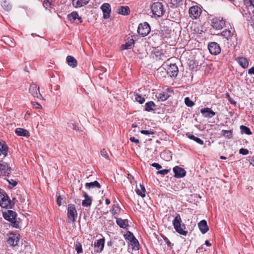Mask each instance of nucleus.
<instances>
[{
	"mask_svg": "<svg viewBox=\"0 0 254 254\" xmlns=\"http://www.w3.org/2000/svg\"><path fill=\"white\" fill-rule=\"evenodd\" d=\"M2 216L3 218L10 222L11 225L15 228H19V218H17V213L11 210H7L2 211Z\"/></svg>",
	"mask_w": 254,
	"mask_h": 254,
	"instance_id": "nucleus-1",
	"label": "nucleus"
},
{
	"mask_svg": "<svg viewBox=\"0 0 254 254\" xmlns=\"http://www.w3.org/2000/svg\"><path fill=\"white\" fill-rule=\"evenodd\" d=\"M182 222V221L180 215L179 214H177L173 220V225L174 229L179 234L186 236L188 234V231L184 230L186 228V226Z\"/></svg>",
	"mask_w": 254,
	"mask_h": 254,
	"instance_id": "nucleus-2",
	"label": "nucleus"
},
{
	"mask_svg": "<svg viewBox=\"0 0 254 254\" xmlns=\"http://www.w3.org/2000/svg\"><path fill=\"white\" fill-rule=\"evenodd\" d=\"M0 206L3 208H12L14 203L9 199L7 195L4 191L0 190Z\"/></svg>",
	"mask_w": 254,
	"mask_h": 254,
	"instance_id": "nucleus-3",
	"label": "nucleus"
},
{
	"mask_svg": "<svg viewBox=\"0 0 254 254\" xmlns=\"http://www.w3.org/2000/svg\"><path fill=\"white\" fill-rule=\"evenodd\" d=\"M151 10L153 14L158 17L162 16L165 13L163 5L161 2H154L151 6Z\"/></svg>",
	"mask_w": 254,
	"mask_h": 254,
	"instance_id": "nucleus-4",
	"label": "nucleus"
},
{
	"mask_svg": "<svg viewBox=\"0 0 254 254\" xmlns=\"http://www.w3.org/2000/svg\"><path fill=\"white\" fill-rule=\"evenodd\" d=\"M77 216V211L74 204H68L67 208L68 222L73 223Z\"/></svg>",
	"mask_w": 254,
	"mask_h": 254,
	"instance_id": "nucleus-5",
	"label": "nucleus"
},
{
	"mask_svg": "<svg viewBox=\"0 0 254 254\" xmlns=\"http://www.w3.org/2000/svg\"><path fill=\"white\" fill-rule=\"evenodd\" d=\"M150 32V27L149 24L147 22L140 23L139 24L137 28V32L139 35L142 37L147 36Z\"/></svg>",
	"mask_w": 254,
	"mask_h": 254,
	"instance_id": "nucleus-6",
	"label": "nucleus"
},
{
	"mask_svg": "<svg viewBox=\"0 0 254 254\" xmlns=\"http://www.w3.org/2000/svg\"><path fill=\"white\" fill-rule=\"evenodd\" d=\"M29 93L34 98L43 99V97L40 93L39 87L34 83H32L29 87Z\"/></svg>",
	"mask_w": 254,
	"mask_h": 254,
	"instance_id": "nucleus-7",
	"label": "nucleus"
},
{
	"mask_svg": "<svg viewBox=\"0 0 254 254\" xmlns=\"http://www.w3.org/2000/svg\"><path fill=\"white\" fill-rule=\"evenodd\" d=\"M19 240L20 238L18 236L13 233H10L6 242L10 247L13 249H16V247L18 246Z\"/></svg>",
	"mask_w": 254,
	"mask_h": 254,
	"instance_id": "nucleus-8",
	"label": "nucleus"
},
{
	"mask_svg": "<svg viewBox=\"0 0 254 254\" xmlns=\"http://www.w3.org/2000/svg\"><path fill=\"white\" fill-rule=\"evenodd\" d=\"M225 25V21L222 19L215 17L211 20V26L216 30L221 29Z\"/></svg>",
	"mask_w": 254,
	"mask_h": 254,
	"instance_id": "nucleus-9",
	"label": "nucleus"
},
{
	"mask_svg": "<svg viewBox=\"0 0 254 254\" xmlns=\"http://www.w3.org/2000/svg\"><path fill=\"white\" fill-rule=\"evenodd\" d=\"M208 49L209 52L214 55H217L221 52L219 45L216 42H210L208 45Z\"/></svg>",
	"mask_w": 254,
	"mask_h": 254,
	"instance_id": "nucleus-10",
	"label": "nucleus"
},
{
	"mask_svg": "<svg viewBox=\"0 0 254 254\" xmlns=\"http://www.w3.org/2000/svg\"><path fill=\"white\" fill-rule=\"evenodd\" d=\"M189 13L192 19H196L201 13V10L198 6H192L189 9Z\"/></svg>",
	"mask_w": 254,
	"mask_h": 254,
	"instance_id": "nucleus-11",
	"label": "nucleus"
},
{
	"mask_svg": "<svg viewBox=\"0 0 254 254\" xmlns=\"http://www.w3.org/2000/svg\"><path fill=\"white\" fill-rule=\"evenodd\" d=\"M174 173V177L177 178H181L185 177L186 175L185 170L178 166H175L173 169Z\"/></svg>",
	"mask_w": 254,
	"mask_h": 254,
	"instance_id": "nucleus-12",
	"label": "nucleus"
},
{
	"mask_svg": "<svg viewBox=\"0 0 254 254\" xmlns=\"http://www.w3.org/2000/svg\"><path fill=\"white\" fill-rule=\"evenodd\" d=\"M101 9L103 13V18L104 19L109 18L111 12L110 5L108 3H105L102 5Z\"/></svg>",
	"mask_w": 254,
	"mask_h": 254,
	"instance_id": "nucleus-13",
	"label": "nucleus"
},
{
	"mask_svg": "<svg viewBox=\"0 0 254 254\" xmlns=\"http://www.w3.org/2000/svg\"><path fill=\"white\" fill-rule=\"evenodd\" d=\"M178 68L175 64H171L168 68L166 73L171 77H176L178 73Z\"/></svg>",
	"mask_w": 254,
	"mask_h": 254,
	"instance_id": "nucleus-14",
	"label": "nucleus"
},
{
	"mask_svg": "<svg viewBox=\"0 0 254 254\" xmlns=\"http://www.w3.org/2000/svg\"><path fill=\"white\" fill-rule=\"evenodd\" d=\"M105 244V240L104 239H100L99 240H96L94 242V248L95 251L96 253H101L104 248Z\"/></svg>",
	"mask_w": 254,
	"mask_h": 254,
	"instance_id": "nucleus-15",
	"label": "nucleus"
},
{
	"mask_svg": "<svg viewBox=\"0 0 254 254\" xmlns=\"http://www.w3.org/2000/svg\"><path fill=\"white\" fill-rule=\"evenodd\" d=\"M173 91L171 90L170 89L167 88L166 91L160 93L156 95L159 101H164L168 99L170 95L168 94V92H172Z\"/></svg>",
	"mask_w": 254,
	"mask_h": 254,
	"instance_id": "nucleus-16",
	"label": "nucleus"
},
{
	"mask_svg": "<svg viewBox=\"0 0 254 254\" xmlns=\"http://www.w3.org/2000/svg\"><path fill=\"white\" fill-rule=\"evenodd\" d=\"M201 113L205 118H211L215 115V112L212 111L210 108H204L200 110Z\"/></svg>",
	"mask_w": 254,
	"mask_h": 254,
	"instance_id": "nucleus-17",
	"label": "nucleus"
},
{
	"mask_svg": "<svg viewBox=\"0 0 254 254\" xmlns=\"http://www.w3.org/2000/svg\"><path fill=\"white\" fill-rule=\"evenodd\" d=\"M83 197L85 199L82 201V205L86 207H90L91 205L92 202V197H90L85 192L83 194Z\"/></svg>",
	"mask_w": 254,
	"mask_h": 254,
	"instance_id": "nucleus-18",
	"label": "nucleus"
},
{
	"mask_svg": "<svg viewBox=\"0 0 254 254\" xmlns=\"http://www.w3.org/2000/svg\"><path fill=\"white\" fill-rule=\"evenodd\" d=\"M198 227L200 232L203 234L206 233L209 230L207 224V222L205 220H201L198 223Z\"/></svg>",
	"mask_w": 254,
	"mask_h": 254,
	"instance_id": "nucleus-19",
	"label": "nucleus"
},
{
	"mask_svg": "<svg viewBox=\"0 0 254 254\" xmlns=\"http://www.w3.org/2000/svg\"><path fill=\"white\" fill-rule=\"evenodd\" d=\"M115 218H116V223L120 227L125 229H127L128 226L127 219H122L120 218H117L116 216H115Z\"/></svg>",
	"mask_w": 254,
	"mask_h": 254,
	"instance_id": "nucleus-20",
	"label": "nucleus"
},
{
	"mask_svg": "<svg viewBox=\"0 0 254 254\" xmlns=\"http://www.w3.org/2000/svg\"><path fill=\"white\" fill-rule=\"evenodd\" d=\"M134 40L132 38H131L129 39L125 44L122 45L120 49L121 50L130 49L134 46Z\"/></svg>",
	"mask_w": 254,
	"mask_h": 254,
	"instance_id": "nucleus-21",
	"label": "nucleus"
},
{
	"mask_svg": "<svg viewBox=\"0 0 254 254\" xmlns=\"http://www.w3.org/2000/svg\"><path fill=\"white\" fill-rule=\"evenodd\" d=\"M85 187L86 189L90 190L93 188L100 189L101 186L98 181H95L93 182L86 183L85 184Z\"/></svg>",
	"mask_w": 254,
	"mask_h": 254,
	"instance_id": "nucleus-22",
	"label": "nucleus"
},
{
	"mask_svg": "<svg viewBox=\"0 0 254 254\" xmlns=\"http://www.w3.org/2000/svg\"><path fill=\"white\" fill-rule=\"evenodd\" d=\"M130 12V9L127 6H121L118 9V13L123 15H127Z\"/></svg>",
	"mask_w": 254,
	"mask_h": 254,
	"instance_id": "nucleus-23",
	"label": "nucleus"
},
{
	"mask_svg": "<svg viewBox=\"0 0 254 254\" xmlns=\"http://www.w3.org/2000/svg\"><path fill=\"white\" fill-rule=\"evenodd\" d=\"M8 150V147L5 142L2 143L0 141V156L3 155L4 157H6L7 155Z\"/></svg>",
	"mask_w": 254,
	"mask_h": 254,
	"instance_id": "nucleus-24",
	"label": "nucleus"
},
{
	"mask_svg": "<svg viewBox=\"0 0 254 254\" xmlns=\"http://www.w3.org/2000/svg\"><path fill=\"white\" fill-rule=\"evenodd\" d=\"M0 170L4 176H8L11 173V169L7 164H0Z\"/></svg>",
	"mask_w": 254,
	"mask_h": 254,
	"instance_id": "nucleus-25",
	"label": "nucleus"
},
{
	"mask_svg": "<svg viewBox=\"0 0 254 254\" xmlns=\"http://www.w3.org/2000/svg\"><path fill=\"white\" fill-rule=\"evenodd\" d=\"M15 132L16 134L19 136H23L25 137L30 136L29 132L26 129L17 128L15 129Z\"/></svg>",
	"mask_w": 254,
	"mask_h": 254,
	"instance_id": "nucleus-26",
	"label": "nucleus"
},
{
	"mask_svg": "<svg viewBox=\"0 0 254 254\" xmlns=\"http://www.w3.org/2000/svg\"><path fill=\"white\" fill-rule=\"evenodd\" d=\"M66 62L68 65L72 67H75L77 66V61L71 56H68L66 57Z\"/></svg>",
	"mask_w": 254,
	"mask_h": 254,
	"instance_id": "nucleus-27",
	"label": "nucleus"
},
{
	"mask_svg": "<svg viewBox=\"0 0 254 254\" xmlns=\"http://www.w3.org/2000/svg\"><path fill=\"white\" fill-rule=\"evenodd\" d=\"M234 33V31H231V30H225L221 32V34L222 36L226 38L227 40H229L233 37Z\"/></svg>",
	"mask_w": 254,
	"mask_h": 254,
	"instance_id": "nucleus-28",
	"label": "nucleus"
},
{
	"mask_svg": "<svg viewBox=\"0 0 254 254\" xmlns=\"http://www.w3.org/2000/svg\"><path fill=\"white\" fill-rule=\"evenodd\" d=\"M156 105L153 101H149L145 104L144 110L147 112H151L155 110Z\"/></svg>",
	"mask_w": 254,
	"mask_h": 254,
	"instance_id": "nucleus-29",
	"label": "nucleus"
},
{
	"mask_svg": "<svg viewBox=\"0 0 254 254\" xmlns=\"http://www.w3.org/2000/svg\"><path fill=\"white\" fill-rule=\"evenodd\" d=\"M238 62L239 64L243 68H246L248 66L249 62L246 58L241 57L238 58Z\"/></svg>",
	"mask_w": 254,
	"mask_h": 254,
	"instance_id": "nucleus-30",
	"label": "nucleus"
},
{
	"mask_svg": "<svg viewBox=\"0 0 254 254\" xmlns=\"http://www.w3.org/2000/svg\"><path fill=\"white\" fill-rule=\"evenodd\" d=\"M110 211L115 217V216L117 217L121 211V208L118 205L114 204L112 206V208Z\"/></svg>",
	"mask_w": 254,
	"mask_h": 254,
	"instance_id": "nucleus-31",
	"label": "nucleus"
},
{
	"mask_svg": "<svg viewBox=\"0 0 254 254\" xmlns=\"http://www.w3.org/2000/svg\"><path fill=\"white\" fill-rule=\"evenodd\" d=\"M3 41L5 44L8 45L11 47H14L16 45L15 42L14 41L13 39L9 38L8 37H4Z\"/></svg>",
	"mask_w": 254,
	"mask_h": 254,
	"instance_id": "nucleus-32",
	"label": "nucleus"
},
{
	"mask_svg": "<svg viewBox=\"0 0 254 254\" xmlns=\"http://www.w3.org/2000/svg\"><path fill=\"white\" fill-rule=\"evenodd\" d=\"M186 135L188 136V137L189 138H190V139L194 140V141H195L197 143L199 144L200 145L203 144V140H202L199 138L195 136L194 135H193L192 134H190L189 133H187L186 134Z\"/></svg>",
	"mask_w": 254,
	"mask_h": 254,
	"instance_id": "nucleus-33",
	"label": "nucleus"
},
{
	"mask_svg": "<svg viewBox=\"0 0 254 254\" xmlns=\"http://www.w3.org/2000/svg\"><path fill=\"white\" fill-rule=\"evenodd\" d=\"M139 187L140 189L137 188L136 190V192L138 195L141 196L142 197H144L145 196V189L143 185L141 184H140Z\"/></svg>",
	"mask_w": 254,
	"mask_h": 254,
	"instance_id": "nucleus-34",
	"label": "nucleus"
},
{
	"mask_svg": "<svg viewBox=\"0 0 254 254\" xmlns=\"http://www.w3.org/2000/svg\"><path fill=\"white\" fill-rule=\"evenodd\" d=\"M221 135L225 136L227 139H231L233 137L232 130H222L221 133Z\"/></svg>",
	"mask_w": 254,
	"mask_h": 254,
	"instance_id": "nucleus-35",
	"label": "nucleus"
},
{
	"mask_svg": "<svg viewBox=\"0 0 254 254\" xmlns=\"http://www.w3.org/2000/svg\"><path fill=\"white\" fill-rule=\"evenodd\" d=\"M170 6L171 7H177L183 4V0H170Z\"/></svg>",
	"mask_w": 254,
	"mask_h": 254,
	"instance_id": "nucleus-36",
	"label": "nucleus"
},
{
	"mask_svg": "<svg viewBox=\"0 0 254 254\" xmlns=\"http://www.w3.org/2000/svg\"><path fill=\"white\" fill-rule=\"evenodd\" d=\"M240 129L242 133H245L248 135H251L252 134V132L251 131L250 129L246 126L243 125L241 126Z\"/></svg>",
	"mask_w": 254,
	"mask_h": 254,
	"instance_id": "nucleus-37",
	"label": "nucleus"
},
{
	"mask_svg": "<svg viewBox=\"0 0 254 254\" xmlns=\"http://www.w3.org/2000/svg\"><path fill=\"white\" fill-rule=\"evenodd\" d=\"M2 7L6 11H9L11 9V4L6 0H4L1 3Z\"/></svg>",
	"mask_w": 254,
	"mask_h": 254,
	"instance_id": "nucleus-38",
	"label": "nucleus"
},
{
	"mask_svg": "<svg viewBox=\"0 0 254 254\" xmlns=\"http://www.w3.org/2000/svg\"><path fill=\"white\" fill-rule=\"evenodd\" d=\"M78 17V14L76 11H73L68 15V18L70 21H74Z\"/></svg>",
	"mask_w": 254,
	"mask_h": 254,
	"instance_id": "nucleus-39",
	"label": "nucleus"
},
{
	"mask_svg": "<svg viewBox=\"0 0 254 254\" xmlns=\"http://www.w3.org/2000/svg\"><path fill=\"white\" fill-rule=\"evenodd\" d=\"M154 53L156 57H158L160 58H161L162 56L164 55L163 51L158 47L155 49Z\"/></svg>",
	"mask_w": 254,
	"mask_h": 254,
	"instance_id": "nucleus-40",
	"label": "nucleus"
},
{
	"mask_svg": "<svg viewBox=\"0 0 254 254\" xmlns=\"http://www.w3.org/2000/svg\"><path fill=\"white\" fill-rule=\"evenodd\" d=\"M75 249L78 254L83 252L82 245L81 243L78 242H76L75 244Z\"/></svg>",
	"mask_w": 254,
	"mask_h": 254,
	"instance_id": "nucleus-41",
	"label": "nucleus"
},
{
	"mask_svg": "<svg viewBox=\"0 0 254 254\" xmlns=\"http://www.w3.org/2000/svg\"><path fill=\"white\" fill-rule=\"evenodd\" d=\"M131 245L133 246V248L135 249H139V243L137 240L134 238L132 241H130Z\"/></svg>",
	"mask_w": 254,
	"mask_h": 254,
	"instance_id": "nucleus-42",
	"label": "nucleus"
},
{
	"mask_svg": "<svg viewBox=\"0 0 254 254\" xmlns=\"http://www.w3.org/2000/svg\"><path fill=\"white\" fill-rule=\"evenodd\" d=\"M185 104L188 107H191L194 105V102H192L191 100H190L189 97H186L185 98Z\"/></svg>",
	"mask_w": 254,
	"mask_h": 254,
	"instance_id": "nucleus-43",
	"label": "nucleus"
},
{
	"mask_svg": "<svg viewBox=\"0 0 254 254\" xmlns=\"http://www.w3.org/2000/svg\"><path fill=\"white\" fill-rule=\"evenodd\" d=\"M135 100L140 104H143L145 102V98L141 95L136 94L135 97Z\"/></svg>",
	"mask_w": 254,
	"mask_h": 254,
	"instance_id": "nucleus-44",
	"label": "nucleus"
},
{
	"mask_svg": "<svg viewBox=\"0 0 254 254\" xmlns=\"http://www.w3.org/2000/svg\"><path fill=\"white\" fill-rule=\"evenodd\" d=\"M72 4L75 7H80L83 6L82 3L80 2V0H72Z\"/></svg>",
	"mask_w": 254,
	"mask_h": 254,
	"instance_id": "nucleus-45",
	"label": "nucleus"
},
{
	"mask_svg": "<svg viewBox=\"0 0 254 254\" xmlns=\"http://www.w3.org/2000/svg\"><path fill=\"white\" fill-rule=\"evenodd\" d=\"M126 239L129 240L130 241H132L135 237L133 236V234L130 231H127V234L126 235Z\"/></svg>",
	"mask_w": 254,
	"mask_h": 254,
	"instance_id": "nucleus-46",
	"label": "nucleus"
},
{
	"mask_svg": "<svg viewBox=\"0 0 254 254\" xmlns=\"http://www.w3.org/2000/svg\"><path fill=\"white\" fill-rule=\"evenodd\" d=\"M170 171L168 169H163L162 170H159L157 172V174H161L162 175H165L167 174Z\"/></svg>",
	"mask_w": 254,
	"mask_h": 254,
	"instance_id": "nucleus-47",
	"label": "nucleus"
},
{
	"mask_svg": "<svg viewBox=\"0 0 254 254\" xmlns=\"http://www.w3.org/2000/svg\"><path fill=\"white\" fill-rule=\"evenodd\" d=\"M226 98L231 104L234 105L236 104V102L233 99V98L230 96V95L228 93L226 94Z\"/></svg>",
	"mask_w": 254,
	"mask_h": 254,
	"instance_id": "nucleus-48",
	"label": "nucleus"
},
{
	"mask_svg": "<svg viewBox=\"0 0 254 254\" xmlns=\"http://www.w3.org/2000/svg\"><path fill=\"white\" fill-rule=\"evenodd\" d=\"M101 155L104 158L109 159L108 154L105 149H103L100 151Z\"/></svg>",
	"mask_w": 254,
	"mask_h": 254,
	"instance_id": "nucleus-49",
	"label": "nucleus"
},
{
	"mask_svg": "<svg viewBox=\"0 0 254 254\" xmlns=\"http://www.w3.org/2000/svg\"><path fill=\"white\" fill-rule=\"evenodd\" d=\"M140 132L141 134H145V135H150V134H153L154 132L152 131L151 130H142L140 131Z\"/></svg>",
	"mask_w": 254,
	"mask_h": 254,
	"instance_id": "nucleus-50",
	"label": "nucleus"
},
{
	"mask_svg": "<svg viewBox=\"0 0 254 254\" xmlns=\"http://www.w3.org/2000/svg\"><path fill=\"white\" fill-rule=\"evenodd\" d=\"M239 153L243 155H247L249 153V150L247 149L242 148L239 150Z\"/></svg>",
	"mask_w": 254,
	"mask_h": 254,
	"instance_id": "nucleus-51",
	"label": "nucleus"
},
{
	"mask_svg": "<svg viewBox=\"0 0 254 254\" xmlns=\"http://www.w3.org/2000/svg\"><path fill=\"white\" fill-rule=\"evenodd\" d=\"M64 199V197L62 195H58L57 199V203L59 206L62 205V201Z\"/></svg>",
	"mask_w": 254,
	"mask_h": 254,
	"instance_id": "nucleus-52",
	"label": "nucleus"
},
{
	"mask_svg": "<svg viewBox=\"0 0 254 254\" xmlns=\"http://www.w3.org/2000/svg\"><path fill=\"white\" fill-rule=\"evenodd\" d=\"M161 236L163 238L164 241L167 244V246L168 247H171V243L170 242V241L168 240V239L166 237H165L162 235H161Z\"/></svg>",
	"mask_w": 254,
	"mask_h": 254,
	"instance_id": "nucleus-53",
	"label": "nucleus"
},
{
	"mask_svg": "<svg viewBox=\"0 0 254 254\" xmlns=\"http://www.w3.org/2000/svg\"><path fill=\"white\" fill-rule=\"evenodd\" d=\"M129 140L131 142H134L136 144H138L139 143V141L138 139H136L133 136H131L129 138Z\"/></svg>",
	"mask_w": 254,
	"mask_h": 254,
	"instance_id": "nucleus-54",
	"label": "nucleus"
},
{
	"mask_svg": "<svg viewBox=\"0 0 254 254\" xmlns=\"http://www.w3.org/2000/svg\"><path fill=\"white\" fill-rule=\"evenodd\" d=\"M151 166L156 168V169L159 170L162 168L161 165L157 163H153L151 164Z\"/></svg>",
	"mask_w": 254,
	"mask_h": 254,
	"instance_id": "nucleus-55",
	"label": "nucleus"
},
{
	"mask_svg": "<svg viewBox=\"0 0 254 254\" xmlns=\"http://www.w3.org/2000/svg\"><path fill=\"white\" fill-rule=\"evenodd\" d=\"M32 104L37 109H40L42 108L41 105L40 104H39V103H38L37 102H32Z\"/></svg>",
	"mask_w": 254,
	"mask_h": 254,
	"instance_id": "nucleus-56",
	"label": "nucleus"
},
{
	"mask_svg": "<svg viewBox=\"0 0 254 254\" xmlns=\"http://www.w3.org/2000/svg\"><path fill=\"white\" fill-rule=\"evenodd\" d=\"M8 182H9V183L10 185H11L13 187L15 186L17 184V182L12 179H11L10 180H8Z\"/></svg>",
	"mask_w": 254,
	"mask_h": 254,
	"instance_id": "nucleus-57",
	"label": "nucleus"
},
{
	"mask_svg": "<svg viewBox=\"0 0 254 254\" xmlns=\"http://www.w3.org/2000/svg\"><path fill=\"white\" fill-rule=\"evenodd\" d=\"M90 0H80V2L82 3V5H84L87 4Z\"/></svg>",
	"mask_w": 254,
	"mask_h": 254,
	"instance_id": "nucleus-58",
	"label": "nucleus"
},
{
	"mask_svg": "<svg viewBox=\"0 0 254 254\" xmlns=\"http://www.w3.org/2000/svg\"><path fill=\"white\" fill-rule=\"evenodd\" d=\"M203 245H201L200 247H199L198 248H197V249L196 250V253H200L202 251L203 249Z\"/></svg>",
	"mask_w": 254,
	"mask_h": 254,
	"instance_id": "nucleus-59",
	"label": "nucleus"
},
{
	"mask_svg": "<svg viewBox=\"0 0 254 254\" xmlns=\"http://www.w3.org/2000/svg\"><path fill=\"white\" fill-rule=\"evenodd\" d=\"M249 73L250 74H254V67H252L249 69Z\"/></svg>",
	"mask_w": 254,
	"mask_h": 254,
	"instance_id": "nucleus-60",
	"label": "nucleus"
},
{
	"mask_svg": "<svg viewBox=\"0 0 254 254\" xmlns=\"http://www.w3.org/2000/svg\"><path fill=\"white\" fill-rule=\"evenodd\" d=\"M29 117H30V113H28V112H27L24 116V119L25 120H27Z\"/></svg>",
	"mask_w": 254,
	"mask_h": 254,
	"instance_id": "nucleus-61",
	"label": "nucleus"
},
{
	"mask_svg": "<svg viewBox=\"0 0 254 254\" xmlns=\"http://www.w3.org/2000/svg\"><path fill=\"white\" fill-rule=\"evenodd\" d=\"M248 3H250V5L254 7V0H248Z\"/></svg>",
	"mask_w": 254,
	"mask_h": 254,
	"instance_id": "nucleus-62",
	"label": "nucleus"
},
{
	"mask_svg": "<svg viewBox=\"0 0 254 254\" xmlns=\"http://www.w3.org/2000/svg\"><path fill=\"white\" fill-rule=\"evenodd\" d=\"M205 245H206L208 247H210L211 246V244L208 240L205 241Z\"/></svg>",
	"mask_w": 254,
	"mask_h": 254,
	"instance_id": "nucleus-63",
	"label": "nucleus"
},
{
	"mask_svg": "<svg viewBox=\"0 0 254 254\" xmlns=\"http://www.w3.org/2000/svg\"><path fill=\"white\" fill-rule=\"evenodd\" d=\"M105 201H106V203L107 205H109L111 203L110 199H108V198H106L105 199Z\"/></svg>",
	"mask_w": 254,
	"mask_h": 254,
	"instance_id": "nucleus-64",
	"label": "nucleus"
}]
</instances>
